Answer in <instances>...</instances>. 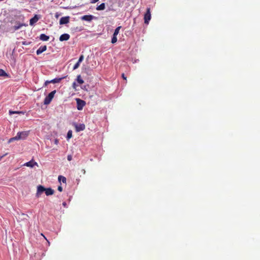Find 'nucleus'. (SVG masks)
Listing matches in <instances>:
<instances>
[{"label": "nucleus", "mask_w": 260, "mask_h": 260, "mask_svg": "<svg viewBox=\"0 0 260 260\" xmlns=\"http://www.w3.org/2000/svg\"><path fill=\"white\" fill-rule=\"evenodd\" d=\"M9 113L10 115L14 113H23L22 112H19V111H9Z\"/></svg>", "instance_id": "nucleus-26"}, {"label": "nucleus", "mask_w": 260, "mask_h": 260, "mask_svg": "<svg viewBox=\"0 0 260 260\" xmlns=\"http://www.w3.org/2000/svg\"><path fill=\"white\" fill-rule=\"evenodd\" d=\"M77 102V108L78 110H82L85 105V102L82 100L77 98L76 99Z\"/></svg>", "instance_id": "nucleus-4"}, {"label": "nucleus", "mask_w": 260, "mask_h": 260, "mask_svg": "<svg viewBox=\"0 0 260 260\" xmlns=\"http://www.w3.org/2000/svg\"><path fill=\"white\" fill-rule=\"evenodd\" d=\"M121 76H122V78L124 80H126V77H125V75H124V73H122V74Z\"/></svg>", "instance_id": "nucleus-31"}, {"label": "nucleus", "mask_w": 260, "mask_h": 260, "mask_svg": "<svg viewBox=\"0 0 260 260\" xmlns=\"http://www.w3.org/2000/svg\"><path fill=\"white\" fill-rule=\"evenodd\" d=\"M47 49V47L46 46L44 45V46H41V47H40V48L37 50V55H39L40 54H41L42 53H43V52H44L45 51H46Z\"/></svg>", "instance_id": "nucleus-12"}, {"label": "nucleus", "mask_w": 260, "mask_h": 260, "mask_svg": "<svg viewBox=\"0 0 260 260\" xmlns=\"http://www.w3.org/2000/svg\"><path fill=\"white\" fill-rule=\"evenodd\" d=\"M65 78H66V77H63L61 78H56L53 79L51 80V81H50L49 83H53V84L59 83L62 79H63Z\"/></svg>", "instance_id": "nucleus-14"}, {"label": "nucleus", "mask_w": 260, "mask_h": 260, "mask_svg": "<svg viewBox=\"0 0 260 260\" xmlns=\"http://www.w3.org/2000/svg\"><path fill=\"white\" fill-rule=\"evenodd\" d=\"M117 36H114V35H113V37L111 40V43L112 44H114L117 42Z\"/></svg>", "instance_id": "nucleus-23"}, {"label": "nucleus", "mask_w": 260, "mask_h": 260, "mask_svg": "<svg viewBox=\"0 0 260 260\" xmlns=\"http://www.w3.org/2000/svg\"><path fill=\"white\" fill-rule=\"evenodd\" d=\"M83 58H84V56H83V55H81L80 56V57H79V60H78V62L79 63H80L82 61V60H83Z\"/></svg>", "instance_id": "nucleus-27"}, {"label": "nucleus", "mask_w": 260, "mask_h": 260, "mask_svg": "<svg viewBox=\"0 0 260 260\" xmlns=\"http://www.w3.org/2000/svg\"><path fill=\"white\" fill-rule=\"evenodd\" d=\"M0 76L1 77H5V76H8V74L6 73V72L3 70L0 69Z\"/></svg>", "instance_id": "nucleus-19"}, {"label": "nucleus", "mask_w": 260, "mask_h": 260, "mask_svg": "<svg viewBox=\"0 0 260 260\" xmlns=\"http://www.w3.org/2000/svg\"><path fill=\"white\" fill-rule=\"evenodd\" d=\"M76 86H77V85H76V83H75V82H74V83H73V84H72V87H73V88L75 90H76Z\"/></svg>", "instance_id": "nucleus-29"}, {"label": "nucleus", "mask_w": 260, "mask_h": 260, "mask_svg": "<svg viewBox=\"0 0 260 260\" xmlns=\"http://www.w3.org/2000/svg\"><path fill=\"white\" fill-rule=\"evenodd\" d=\"M151 18L150 8H147L146 12L144 15V23L148 24Z\"/></svg>", "instance_id": "nucleus-3"}, {"label": "nucleus", "mask_w": 260, "mask_h": 260, "mask_svg": "<svg viewBox=\"0 0 260 260\" xmlns=\"http://www.w3.org/2000/svg\"><path fill=\"white\" fill-rule=\"evenodd\" d=\"M121 28V26L117 27L114 30V36H117V35L119 34V30Z\"/></svg>", "instance_id": "nucleus-21"}, {"label": "nucleus", "mask_w": 260, "mask_h": 260, "mask_svg": "<svg viewBox=\"0 0 260 260\" xmlns=\"http://www.w3.org/2000/svg\"><path fill=\"white\" fill-rule=\"evenodd\" d=\"M69 20H70L69 16L62 17L60 19L59 24L60 25L67 24L69 22Z\"/></svg>", "instance_id": "nucleus-8"}, {"label": "nucleus", "mask_w": 260, "mask_h": 260, "mask_svg": "<svg viewBox=\"0 0 260 260\" xmlns=\"http://www.w3.org/2000/svg\"><path fill=\"white\" fill-rule=\"evenodd\" d=\"M41 235H42V236H43V237H44V238L47 240V242H48V244L49 245V244H50V242L47 240V239H46V238L45 237V236H44L43 234H41Z\"/></svg>", "instance_id": "nucleus-34"}, {"label": "nucleus", "mask_w": 260, "mask_h": 260, "mask_svg": "<svg viewBox=\"0 0 260 260\" xmlns=\"http://www.w3.org/2000/svg\"><path fill=\"white\" fill-rule=\"evenodd\" d=\"M29 131H23L17 133V137L18 140H24L28 136Z\"/></svg>", "instance_id": "nucleus-2"}, {"label": "nucleus", "mask_w": 260, "mask_h": 260, "mask_svg": "<svg viewBox=\"0 0 260 260\" xmlns=\"http://www.w3.org/2000/svg\"><path fill=\"white\" fill-rule=\"evenodd\" d=\"M82 172H83V173L84 174H85L86 171H85V170L84 169H82Z\"/></svg>", "instance_id": "nucleus-35"}, {"label": "nucleus", "mask_w": 260, "mask_h": 260, "mask_svg": "<svg viewBox=\"0 0 260 260\" xmlns=\"http://www.w3.org/2000/svg\"><path fill=\"white\" fill-rule=\"evenodd\" d=\"M74 126L77 132H79L82 131H84L85 128V125L84 124H76L74 123Z\"/></svg>", "instance_id": "nucleus-5"}, {"label": "nucleus", "mask_w": 260, "mask_h": 260, "mask_svg": "<svg viewBox=\"0 0 260 260\" xmlns=\"http://www.w3.org/2000/svg\"><path fill=\"white\" fill-rule=\"evenodd\" d=\"M7 154L6 153V154H5V155H4L0 157V160H1V159H2V158L4 156H5V155H7Z\"/></svg>", "instance_id": "nucleus-36"}, {"label": "nucleus", "mask_w": 260, "mask_h": 260, "mask_svg": "<svg viewBox=\"0 0 260 260\" xmlns=\"http://www.w3.org/2000/svg\"><path fill=\"white\" fill-rule=\"evenodd\" d=\"M70 36L68 34H63L61 35L59 37L60 41H68L69 40Z\"/></svg>", "instance_id": "nucleus-10"}, {"label": "nucleus", "mask_w": 260, "mask_h": 260, "mask_svg": "<svg viewBox=\"0 0 260 260\" xmlns=\"http://www.w3.org/2000/svg\"><path fill=\"white\" fill-rule=\"evenodd\" d=\"M77 81L80 84H83L84 83V81L82 79L81 76L80 75H79L77 76Z\"/></svg>", "instance_id": "nucleus-17"}, {"label": "nucleus", "mask_w": 260, "mask_h": 260, "mask_svg": "<svg viewBox=\"0 0 260 260\" xmlns=\"http://www.w3.org/2000/svg\"><path fill=\"white\" fill-rule=\"evenodd\" d=\"M49 81H47L45 82V83H46V84L50 83H49Z\"/></svg>", "instance_id": "nucleus-38"}, {"label": "nucleus", "mask_w": 260, "mask_h": 260, "mask_svg": "<svg viewBox=\"0 0 260 260\" xmlns=\"http://www.w3.org/2000/svg\"><path fill=\"white\" fill-rule=\"evenodd\" d=\"M49 39V37L45 34H42L40 36V39L43 41H47Z\"/></svg>", "instance_id": "nucleus-15"}, {"label": "nucleus", "mask_w": 260, "mask_h": 260, "mask_svg": "<svg viewBox=\"0 0 260 260\" xmlns=\"http://www.w3.org/2000/svg\"><path fill=\"white\" fill-rule=\"evenodd\" d=\"M93 16L91 15H84L81 17V19L82 20L87 21H90L93 19Z\"/></svg>", "instance_id": "nucleus-11"}, {"label": "nucleus", "mask_w": 260, "mask_h": 260, "mask_svg": "<svg viewBox=\"0 0 260 260\" xmlns=\"http://www.w3.org/2000/svg\"><path fill=\"white\" fill-rule=\"evenodd\" d=\"M57 189L61 192L62 191V187L60 185L58 187Z\"/></svg>", "instance_id": "nucleus-30"}, {"label": "nucleus", "mask_w": 260, "mask_h": 260, "mask_svg": "<svg viewBox=\"0 0 260 260\" xmlns=\"http://www.w3.org/2000/svg\"><path fill=\"white\" fill-rule=\"evenodd\" d=\"M58 181L59 182L62 181L63 183H66V178L62 176H59L58 178Z\"/></svg>", "instance_id": "nucleus-18"}, {"label": "nucleus", "mask_w": 260, "mask_h": 260, "mask_svg": "<svg viewBox=\"0 0 260 260\" xmlns=\"http://www.w3.org/2000/svg\"><path fill=\"white\" fill-rule=\"evenodd\" d=\"M105 9V3H102L96 8V10L98 11L103 10Z\"/></svg>", "instance_id": "nucleus-16"}, {"label": "nucleus", "mask_w": 260, "mask_h": 260, "mask_svg": "<svg viewBox=\"0 0 260 260\" xmlns=\"http://www.w3.org/2000/svg\"><path fill=\"white\" fill-rule=\"evenodd\" d=\"M23 25V24L19 23L18 25H15L14 26V30H18L20 29L22 26Z\"/></svg>", "instance_id": "nucleus-20"}, {"label": "nucleus", "mask_w": 260, "mask_h": 260, "mask_svg": "<svg viewBox=\"0 0 260 260\" xmlns=\"http://www.w3.org/2000/svg\"><path fill=\"white\" fill-rule=\"evenodd\" d=\"M63 204V205L64 206H66V203L65 202L63 203V204Z\"/></svg>", "instance_id": "nucleus-37"}, {"label": "nucleus", "mask_w": 260, "mask_h": 260, "mask_svg": "<svg viewBox=\"0 0 260 260\" xmlns=\"http://www.w3.org/2000/svg\"><path fill=\"white\" fill-rule=\"evenodd\" d=\"M54 143L56 145H57L58 144V140L56 139L54 140Z\"/></svg>", "instance_id": "nucleus-32"}, {"label": "nucleus", "mask_w": 260, "mask_h": 260, "mask_svg": "<svg viewBox=\"0 0 260 260\" xmlns=\"http://www.w3.org/2000/svg\"><path fill=\"white\" fill-rule=\"evenodd\" d=\"M46 190V188H45L44 186H43L42 185H39L38 187H37V193H36V197L37 198H39L41 194L45 191Z\"/></svg>", "instance_id": "nucleus-6"}, {"label": "nucleus", "mask_w": 260, "mask_h": 260, "mask_svg": "<svg viewBox=\"0 0 260 260\" xmlns=\"http://www.w3.org/2000/svg\"><path fill=\"white\" fill-rule=\"evenodd\" d=\"M80 66V63H79L78 62H77L73 67V70H76L77 69V68H79Z\"/></svg>", "instance_id": "nucleus-25"}, {"label": "nucleus", "mask_w": 260, "mask_h": 260, "mask_svg": "<svg viewBox=\"0 0 260 260\" xmlns=\"http://www.w3.org/2000/svg\"><path fill=\"white\" fill-rule=\"evenodd\" d=\"M72 137V131L71 130H70L68 131L67 133V139L68 140L71 139Z\"/></svg>", "instance_id": "nucleus-22"}, {"label": "nucleus", "mask_w": 260, "mask_h": 260, "mask_svg": "<svg viewBox=\"0 0 260 260\" xmlns=\"http://www.w3.org/2000/svg\"><path fill=\"white\" fill-rule=\"evenodd\" d=\"M67 159L69 161H71L72 159V155L70 154L68 155L67 156Z\"/></svg>", "instance_id": "nucleus-28"}, {"label": "nucleus", "mask_w": 260, "mask_h": 260, "mask_svg": "<svg viewBox=\"0 0 260 260\" xmlns=\"http://www.w3.org/2000/svg\"><path fill=\"white\" fill-rule=\"evenodd\" d=\"M16 140H18L16 136L14 137L10 138L8 141V143H10L12 142L13 141H16Z\"/></svg>", "instance_id": "nucleus-24"}, {"label": "nucleus", "mask_w": 260, "mask_h": 260, "mask_svg": "<svg viewBox=\"0 0 260 260\" xmlns=\"http://www.w3.org/2000/svg\"><path fill=\"white\" fill-rule=\"evenodd\" d=\"M40 17L36 14L34 17H32V18H31L29 20V24L30 25H33L35 23H36L40 19Z\"/></svg>", "instance_id": "nucleus-9"}, {"label": "nucleus", "mask_w": 260, "mask_h": 260, "mask_svg": "<svg viewBox=\"0 0 260 260\" xmlns=\"http://www.w3.org/2000/svg\"><path fill=\"white\" fill-rule=\"evenodd\" d=\"M23 166H26L30 168H33L35 166H38V163L34 160V159H31L28 162L25 163Z\"/></svg>", "instance_id": "nucleus-7"}, {"label": "nucleus", "mask_w": 260, "mask_h": 260, "mask_svg": "<svg viewBox=\"0 0 260 260\" xmlns=\"http://www.w3.org/2000/svg\"><path fill=\"white\" fill-rule=\"evenodd\" d=\"M99 1V0H92V1H91V3L92 4H94V3H96L97 2H98Z\"/></svg>", "instance_id": "nucleus-33"}, {"label": "nucleus", "mask_w": 260, "mask_h": 260, "mask_svg": "<svg viewBox=\"0 0 260 260\" xmlns=\"http://www.w3.org/2000/svg\"><path fill=\"white\" fill-rule=\"evenodd\" d=\"M56 90H54L52 91H51L50 93H49V94L45 98L44 101V104L45 105H48L50 103L52 100L53 99Z\"/></svg>", "instance_id": "nucleus-1"}, {"label": "nucleus", "mask_w": 260, "mask_h": 260, "mask_svg": "<svg viewBox=\"0 0 260 260\" xmlns=\"http://www.w3.org/2000/svg\"><path fill=\"white\" fill-rule=\"evenodd\" d=\"M45 192L46 195L48 196L52 195L54 193V191L51 188H46Z\"/></svg>", "instance_id": "nucleus-13"}]
</instances>
